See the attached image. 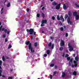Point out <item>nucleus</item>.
I'll return each instance as SVG.
<instances>
[{"mask_svg": "<svg viewBox=\"0 0 79 79\" xmlns=\"http://www.w3.org/2000/svg\"><path fill=\"white\" fill-rule=\"evenodd\" d=\"M26 45H28L29 44L28 48L29 50H31V53H34V52H35V50H33V48L32 47V44L31 43H30V41L27 40L26 41Z\"/></svg>", "mask_w": 79, "mask_h": 79, "instance_id": "nucleus-1", "label": "nucleus"}, {"mask_svg": "<svg viewBox=\"0 0 79 79\" xmlns=\"http://www.w3.org/2000/svg\"><path fill=\"white\" fill-rule=\"evenodd\" d=\"M2 26H0V31H4V32H5V33H7V34H10V31H8V30H7V29H5V28H3L2 29Z\"/></svg>", "mask_w": 79, "mask_h": 79, "instance_id": "nucleus-2", "label": "nucleus"}, {"mask_svg": "<svg viewBox=\"0 0 79 79\" xmlns=\"http://www.w3.org/2000/svg\"><path fill=\"white\" fill-rule=\"evenodd\" d=\"M27 32H29L30 35H32L34 33V29L32 28L30 29V30L27 29Z\"/></svg>", "mask_w": 79, "mask_h": 79, "instance_id": "nucleus-3", "label": "nucleus"}, {"mask_svg": "<svg viewBox=\"0 0 79 79\" xmlns=\"http://www.w3.org/2000/svg\"><path fill=\"white\" fill-rule=\"evenodd\" d=\"M68 45L69 48V51H70V52H72V50H73V48L71 46L70 43H68Z\"/></svg>", "mask_w": 79, "mask_h": 79, "instance_id": "nucleus-4", "label": "nucleus"}, {"mask_svg": "<svg viewBox=\"0 0 79 79\" xmlns=\"http://www.w3.org/2000/svg\"><path fill=\"white\" fill-rule=\"evenodd\" d=\"M60 47H63L64 46V41L63 40H61L60 43Z\"/></svg>", "mask_w": 79, "mask_h": 79, "instance_id": "nucleus-5", "label": "nucleus"}, {"mask_svg": "<svg viewBox=\"0 0 79 79\" xmlns=\"http://www.w3.org/2000/svg\"><path fill=\"white\" fill-rule=\"evenodd\" d=\"M47 20L46 19L43 20L41 22L42 24H45V23L47 24Z\"/></svg>", "mask_w": 79, "mask_h": 79, "instance_id": "nucleus-6", "label": "nucleus"}, {"mask_svg": "<svg viewBox=\"0 0 79 79\" xmlns=\"http://www.w3.org/2000/svg\"><path fill=\"white\" fill-rule=\"evenodd\" d=\"M60 8V4H58L56 7V10H59Z\"/></svg>", "mask_w": 79, "mask_h": 79, "instance_id": "nucleus-7", "label": "nucleus"}, {"mask_svg": "<svg viewBox=\"0 0 79 79\" xmlns=\"http://www.w3.org/2000/svg\"><path fill=\"white\" fill-rule=\"evenodd\" d=\"M63 8L65 10H66V9H67V6H66V4H64L63 5Z\"/></svg>", "mask_w": 79, "mask_h": 79, "instance_id": "nucleus-8", "label": "nucleus"}, {"mask_svg": "<svg viewBox=\"0 0 79 79\" xmlns=\"http://www.w3.org/2000/svg\"><path fill=\"white\" fill-rule=\"evenodd\" d=\"M79 15H77L76 16H75V19L76 20V21H78V20H79Z\"/></svg>", "mask_w": 79, "mask_h": 79, "instance_id": "nucleus-9", "label": "nucleus"}, {"mask_svg": "<svg viewBox=\"0 0 79 79\" xmlns=\"http://www.w3.org/2000/svg\"><path fill=\"white\" fill-rule=\"evenodd\" d=\"M52 5L54 6H55L57 5V3L55 2V1H54L52 3Z\"/></svg>", "mask_w": 79, "mask_h": 79, "instance_id": "nucleus-10", "label": "nucleus"}, {"mask_svg": "<svg viewBox=\"0 0 79 79\" xmlns=\"http://www.w3.org/2000/svg\"><path fill=\"white\" fill-rule=\"evenodd\" d=\"M73 15L75 16H77V15H77V12H75L73 13Z\"/></svg>", "mask_w": 79, "mask_h": 79, "instance_id": "nucleus-11", "label": "nucleus"}, {"mask_svg": "<svg viewBox=\"0 0 79 79\" xmlns=\"http://www.w3.org/2000/svg\"><path fill=\"white\" fill-rule=\"evenodd\" d=\"M71 21H70V18L69 17H68L67 19V23H68V24H69V22Z\"/></svg>", "mask_w": 79, "mask_h": 79, "instance_id": "nucleus-12", "label": "nucleus"}, {"mask_svg": "<svg viewBox=\"0 0 79 79\" xmlns=\"http://www.w3.org/2000/svg\"><path fill=\"white\" fill-rule=\"evenodd\" d=\"M65 75H66V74H65V73H62V77H64V76H65Z\"/></svg>", "mask_w": 79, "mask_h": 79, "instance_id": "nucleus-13", "label": "nucleus"}, {"mask_svg": "<svg viewBox=\"0 0 79 79\" xmlns=\"http://www.w3.org/2000/svg\"><path fill=\"white\" fill-rule=\"evenodd\" d=\"M47 53L48 55L50 54V50H49V49H48L47 50Z\"/></svg>", "mask_w": 79, "mask_h": 79, "instance_id": "nucleus-14", "label": "nucleus"}, {"mask_svg": "<svg viewBox=\"0 0 79 79\" xmlns=\"http://www.w3.org/2000/svg\"><path fill=\"white\" fill-rule=\"evenodd\" d=\"M63 50V47H61L59 48L60 51H62Z\"/></svg>", "mask_w": 79, "mask_h": 79, "instance_id": "nucleus-15", "label": "nucleus"}, {"mask_svg": "<svg viewBox=\"0 0 79 79\" xmlns=\"http://www.w3.org/2000/svg\"><path fill=\"white\" fill-rule=\"evenodd\" d=\"M60 16L59 15H57V19L58 20V21H60Z\"/></svg>", "mask_w": 79, "mask_h": 79, "instance_id": "nucleus-16", "label": "nucleus"}, {"mask_svg": "<svg viewBox=\"0 0 79 79\" xmlns=\"http://www.w3.org/2000/svg\"><path fill=\"white\" fill-rule=\"evenodd\" d=\"M73 74L74 76H76L77 75V73H76V72L75 71L73 73Z\"/></svg>", "mask_w": 79, "mask_h": 79, "instance_id": "nucleus-17", "label": "nucleus"}, {"mask_svg": "<svg viewBox=\"0 0 79 79\" xmlns=\"http://www.w3.org/2000/svg\"><path fill=\"white\" fill-rule=\"evenodd\" d=\"M3 8H2L1 9V14H3Z\"/></svg>", "mask_w": 79, "mask_h": 79, "instance_id": "nucleus-18", "label": "nucleus"}, {"mask_svg": "<svg viewBox=\"0 0 79 79\" xmlns=\"http://www.w3.org/2000/svg\"><path fill=\"white\" fill-rule=\"evenodd\" d=\"M68 15L69 16H71V12L70 11H69L68 12Z\"/></svg>", "mask_w": 79, "mask_h": 79, "instance_id": "nucleus-19", "label": "nucleus"}, {"mask_svg": "<svg viewBox=\"0 0 79 79\" xmlns=\"http://www.w3.org/2000/svg\"><path fill=\"white\" fill-rule=\"evenodd\" d=\"M68 15L67 14H65V15L64 16V18L65 19H67L68 18Z\"/></svg>", "mask_w": 79, "mask_h": 79, "instance_id": "nucleus-20", "label": "nucleus"}, {"mask_svg": "<svg viewBox=\"0 0 79 79\" xmlns=\"http://www.w3.org/2000/svg\"><path fill=\"white\" fill-rule=\"evenodd\" d=\"M42 16L43 18H45V15H44V13L43 12L42 13Z\"/></svg>", "mask_w": 79, "mask_h": 79, "instance_id": "nucleus-21", "label": "nucleus"}, {"mask_svg": "<svg viewBox=\"0 0 79 79\" xmlns=\"http://www.w3.org/2000/svg\"><path fill=\"white\" fill-rule=\"evenodd\" d=\"M2 70L0 69V77H1L2 76Z\"/></svg>", "mask_w": 79, "mask_h": 79, "instance_id": "nucleus-22", "label": "nucleus"}, {"mask_svg": "<svg viewBox=\"0 0 79 79\" xmlns=\"http://www.w3.org/2000/svg\"><path fill=\"white\" fill-rule=\"evenodd\" d=\"M48 46L49 47H50L52 46V43L51 42H50L49 44H48Z\"/></svg>", "mask_w": 79, "mask_h": 79, "instance_id": "nucleus-23", "label": "nucleus"}, {"mask_svg": "<svg viewBox=\"0 0 79 79\" xmlns=\"http://www.w3.org/2000/svg\"><path fill=\"white\" fill-rule=\"evenodd\" d=\"M75 60L76 61H78V56H77L75 57Z\"/></svg>", "mask_w": 79, "mask_h": 79, "instance_id": "nucleus-24", "label": "nucleus"}, {"mask_svg": "<svg viewBox=\"0 0 79 79\" xmlns=\"http://www.w3.org/2000/svg\"><path fill=\"white\" fill-rule=\"evenodd\" d=\"M2 60L3 61H4L5 60V57H4V56H2Z\"/></svg>", "mask_w": 79, "mask_h": 79, "instance_id": "nucleus-25", "label": "nucleus"}, {"mask_svg": "<svg viewBox=\"0 0 79 79\" xmlns=\"http://www.w3.org/2000/svg\"><path fill=\"white\" fill-rule=\"evenodd\" d=\"M11 47H12V46L11 45V44H9V45L8 48V49L11 48Z\"/></svg>", "mask_w": 79, "mask_h": 79, "instance_id": "nucleus-26", "label": "nucleus"}, {"mask_svg": "<svg viewBox=\"0 0 79 79\" xmlns=\"http://www.w3.org/2000/svg\"><path fill=\"white\" fill-rule=\"evenodd\" d=\"M10 6V2H9L7 5V7H9Z\"/></svg>", "mask_w": 79, "mask_h": 79, "instance_id": "nucleus-27", "label": "nucleus"}, {"mask_svg": "<svg viewBox=\"0 0 79 79\" xmlns=\"http://www.w3.org/2000/svg\"><path fill=\"white\" fill-rule=\"evenodd\" d=\"M67 60H68V61H69V60H70L71 59V57H67Z\"/></svg>", "mask_w": 79, "mask_h": 79, "instance_id": "nucleus-28", "label": "nucleus"}, {"mask_svg": "<svg viewBox=\"0 0 79 79\" xmlns=\"http://www.w3.org/2000/svg\"><path fill=\"white\" fill-rule=\"evenodd\" d=\"M56 73H57V72H56V71H55L54 73H53V76H55V75H56Z\"/></svg>", "mask_w": 79, "mask_h": 79, "instance_id": "nucleus-29", "label": "nucleus"}, {"mask_svg": "<svg viewBox=\"0 0 79 79\" xmlns=\"http://www.w3.org/2000/svg\"><path fill=\"white\" fill-rule=\"evenodd\" d=\"M34 46L35 47H37V43L35 42L34 44Z\"/></svg>", "mask_w": 79, "mask_h": 79, "instance_id": "nucleus-30", "label": "nucleus"}, {"mask_svg": "<svg viewBox=\"0 0 79 79\" xmlns=\"http://www.w3.org/2000/svg\"><path fill=\"white\" fill-rule=\"evenodd\" d=\"M75 5L76 7H77V8H79V5H78L77 3H75Z\"/></svg>", "mask_w": 79, "mask_h": 79, "instance_id": "nucleus-31", "label": "nucleus"}, {"mask_svg": "<svg viewBox=\"0 0 79 79\" xmlns=\"http://www.w3.org/2000/svg\"><path fill=\"white\" fill-rule=\"evenodd\" d=\"M36 16L37 18H39L40 17V14H37Z\"/></svg>", "mask_w": 79, "mask_h": 79, "instance_id": "nucleus-32", "label": "nucleus"}, {"mask_svg": "<svg viewBox=\"0 0 79 79\" xmlns=\"http://www.w3.org/2000/svg\"><path fill=\"white\" fill-rule=\"evenodd\" d=\"M54 66H55V64H51L50 65V66H51V67H53Z\"/></svg>", "mask_w": 79, "mask_h": 79, "instance_id": "nucleus-33", "label": "nucleus"}, {"mask_svg": "<svg viewBox=\"0 0 79 79\" xmlns=\"http://www.w3.org/2000/svg\"><path fill=\"white\" fill-rule=\"evenodd\" d=\"M62 18H63V16L61 15L60 17V20H61Z\"/></svg>", "mask_w": 79, "mask_h": 79, "instance_id": "nucleus-34", "label": "nucleus"}, {"mask_svg": "<svg viewBox=\"0 0 79 79\" xmlns=\"http://www.w3.org/2000/svg\"><path fill=\"white\" fill-rule=\"evenodd\" d=\"M54 48V44H52V49H53Z\"/></svg>", "mask_w": 79, "mask_h": 79, "instance_id": "nucleus-35", "label": "nucleus"}, {"mask_svg": "<svg viewBox=\"0 0 79 79\" xmlns=\"http://www.w3.org/2000/svg\"><path fill=\"white\" fill-rule=\"evenodd\" d=\"M69 56V55L68 54H66L65 55V58H68Z\"/></svg>", "mask_w": 79, "mask_h": 79, "instance_id": "nucleus-36", "label": "nucleus"}, {"mask_svg": "<svg viewBox=\"0 0 79 79\" xmlns=\"http://www.w3.org/2000/svg\"><path fill=\"white\" fill-rule=\"evenodd\" d=\"M59 24H60V26H63V24H62V23H61V22H60Z\"/></svg>", "mask_w": 79, "mask_h": 79, "instance_id": "nucleus-37", "label": "nucleus"}, {"mask_svg": "<svg viewBox=\"0 0 79 79\" xmlns=\"http://www.w3.org/2000/svg\"><path fill=\"white\" fill-rule=\"evenodd\" d=\"M70 23V25H73V22H71V21H70V22L69 23Z\"/></svg>", "mask_w": 79, "mask_h": 79, "instance_id": "nucleus-38", "label": "nucleus"}, {"mask_svg": "<svg viewBox=\"0 0 79 79\" xmlns=\"http://www.w3.org/2000/svg\"><path fill=\"white\" fill-rule=\"evenodd\" d=\"M68 33H66L65 34V37H68Z\"/></svg>", "mask_w": 79, "mask_h": 79, "instance_id": "nucleus-39", "label": "nucleus"}, {"mask_svg": "<svg viewBox=\"0 0 79 79\" xmlns=\"http://www.w3.org/2000/svg\"><path fill=\"white\" fill-rule=\"evenodd\" d=\"M52 19H53V20H54V19H55V16H52Z\"/></svg>", "mask_w": 79, "mask_h": 79, "instance_id": "nucleus-40", "label": "nucleus"}, {"mask_svg": "<svg viewBox=\"0 0 79 79\" xmlns=\"http://www.w3.org/2000/svg\"><path fill=\"white\" fill-rule=\"evenodd\" d=\"M73 61H72V62H70V61L69 62V64L70 65H71V64H73Z\"/></svg>", "mask_w": 79, "mask_h": 79, "instance_id": "nucleus-41", "label": "nucleus"}, {"mask_svg": "<svg viewBox=\"0 0 79 79\" xmlns=\"http://www.w3.org/2000/svg\"><path fill=\"white\" fill-rule=\"evenodd\" d=\"M8 79H13V77H8Z\"/></svg>", "mask_w": 79, "mask_h": 79, "instance_id": "nucleus-42", "label": "nucleus"}, {"mask_svg": "<svg viewBox=\"0 0 79 79\" xmlns=\"http://www.w3.org/2000/svg\"><path fill=\"white\" fill-rule=\"evenodd\" d=\"M5 42H8V39H7V38L5 39Z\"/></svg>", "mask_w": 79, "mask_h": 79, "instance_id": "nucleus-43", "label": "nucleus"}, {"mask_svg": "<svg viewBox=\"0 0 79 79\" xmlns=\"http://www.w3.org/2000/svg\"><path fill=\"white\" fill-rule=\"evenodd\" d=\"M2 37L3 38H5V37H6V35L5 34H4L2 35Z\"/></svg>", "mask_w": 79, "mask_h": 79, "instance_id": "nucleus-44", "label": "nucleus"}, {"mask_svg": "<svg viewBox=\"0 0 79 79\" xmlns=\"http://www.w3.org/2000/svg\"><path fill=\"white\" fill-rule=\"evenodd\" d=\"M60 30L61 31H63V27H61L60 28Z\"/></svg>", "mask_w": 79, "mask_h": 79, "instance_id": "nucleus-45", "label": "nucleus"}, {"mask_svg": "<svg viewBox=\"0 0 79 79\" xmlns=\"http://www.w3.org/2000/svg\"><path fill=\"white\" fill-rule=\"evenodd\" d=\"M73 63L74 64H77V62L75 60H74L73 61Z\"/></svg>", "mask_w": 79, "mask_h": 79, "instance_id": "nucleus-46", "label": "nucleus"}, {"mask_svg": "<svg viewBox=\"0 0 79 79\" xmlns=\"http://www.w3.org/2000/svg\"><path fill=\"white\" fill-rule=\"evenodd\" d=\"M52 78H53V76H52V75H51L50 76V79H52Z\"/></svg>", "mask_w": 79, "mask_h": 79, "instance_id": "nucleus-47", "label": "nucleus"}, {"mask_svg": "<svg viewBox=\"0 0 79 79\" xmlns=\"http://www.w3.org/2000/svg\"><path fill=\"white\" fill-rule=\"evenodd\" d=\"M2 61L1 60H0V65H2Z\"/></svg>", "mask_w": 79, "mask_h": 79, "instance_id": "nucleus-48", "label": "nucleus"}, {"mask_svg": "<svg viewBox=\"0 0 79 79\" xmlns=\"http://www.w3.org/2000/svg\"><path fill=\"white\" fill-rule=\"evenodd\" d=\"M44 57H46L47 56V54H44Z\"/></svg>", "mask_w": 79, "mask_h": 79, "instance_id": "nucleus-49", "label": "nucleus"}, {"mask_svg": "<svg viewBox=\"0 0 79 79\" xmlns=\"http://www.w3.org/2000/svg\"><path fill=\"white\" fill-rule=\"evenodd\" d=\"M73 59L72 58H71V59H70V61H70V62H72V63L73 62Z\"/></svg>", "mask_w": 79, "mask_h": 79, "instance_id": "nucleus-50", "label": "nucleus"}, {"mask_svg": "<svg viewBox=\"0 0 79 79\" xmlns=\"http://www.w3.org/2000/svg\"><path fill=\"white\" fill-rule=\"evenodd\" d=\"M61 20H62V22H63L64 21V18H62Z\"/></svg>", "mask_w": 79, "mask_h": 79, "instance_id": "nucleus-51", "label": "nucleus"}, {"mask_svg": "<svg viewBox=\"0 0 79 79\" xmlns=\"http://www.w3.org/2000/svg\"><path fill=\"white\" fill-rule=\"evenodd\" d=\"M74 66L75 67H77V64H75Z\"/></svg>", "mask_w": 79, "mask_h": 79, "instance_id": "nucleus-52", "label": "nucleus"}, {"mask_svg": "<svg viewBox=\"0 0 79 79\" xmlns=\"http://www.w3.org/2000/svg\"><path fill=\"white\" fill-rule=\"evenodd\" d=\"M44 26V23H42L41 25V27H43V26Z\"/></svg>", "mask_w": 79, "mask_h": 79, "instance_id": "nucleus-53", "label": "nucleus"}, {"mask_svg": "<svg viewBox=\"0 0 79 79\" xmlns=\"http://www.w3.org/2000/svg\"><path fill=\"white\" fill-rule=\"evenodd\" d=\"M45 9V7H43L42 8H41V10H44Z\"/></svg>", "mask_w": 79, "mask_h": 79, "instance_id": "nucleus-54", "label": "nucleus"}, {"mask_svg": "<svg viewBox=\"0 0 79 79\" xmlns=\"http://www.w3.org/2000/svg\"><path fill=\"white\" fill-rule=\"evenodd\" d=\"M27 12H29V9L27 8Z\"/></svg>", "mask_w": 79, "mask_h": 79, "instance_id": "nucleus-55", "label": "nucleus"}, {"mask_svg": "<svg viewBox=\"0 0 79 79\" xmlns=\"http://www.w3.org/2000/svg\"><path fill=\"white\" fill-rule=\"evenodd\" d=\"M6 59H7V60H8L9 59V57L8 56H6Z\"/></svg>", "mask_w": 79, "mask_h": 79, "instance_id": "nucleus-56", "label": "nucleus"}, {"mask_svg": "<svg viewBox=\"0 0 79 79\" xmlns=\"http://www.w3.org/2000/svg\"><path fill=\"white\" fill-rule=\"evenodd\" d=\"M64 29H66V26H64Z\"/></svg>", "mask_w": 79, "mask_h": 79, "instance_id": "nucleus-57", "label": "nucleus"}, {"mask_svg": "<svg viewBox=\"0 0 79 79\" xmlns=\"http://www.w3.org/2000/svg\"><path fill=\"white\" fill-rule=\"evenodd\" d=\"M2 77H5V76L4 75H2Z\"/></svg>", "mask_w": 79, "mask_h": 79, "instance_id": "nucleus-58", "label": "nucleus"}, {"mask_svg": "<svg viewBox=\"0 0 79 79\" xmlns=\"http://www.w3.org/2000/svg\"><path fill=\"white\" fill-rule=\"evenodd\" d=\"M31 40H32L33 39V36H31Z\"/></svg>", "mask_w": 79, "mask_h": 79, "instance_id": "nucleus-59", "label": "nucleus"}, {"mask_svg": "<svg viewBox=\"0 0 79 79\" xmlns=\"http://www.w3.org/2000/svg\"><path fill=\"white\" fill-rule=\"evenodd\" d=\"M72 68H74V65L72 64Z\"/></svg>", "mask_w": 79, "mask_h": 79, "instance_id": "nucleus-60", "label": "nucleus"}, {"mask_svg": "<svg viewBox=\"0 0 79 79\" xmlns=\"http://www.w3.org/2000/svg\"><path fill=\"white\" fill-rule=\"evenodd\" d=\"M36 34V32H34V35H35Z\"/></svg>", "mask_w": 79, "mask_h": 79, "instance_id": "nucleus-61", "label": "nucleus"}, {"mask_svg": "<svg viewBox=\"0 0 79 79\" xmlns=\"http://www.w3.org/2000/svg\"><path fill=\"white\" fill-rule=\"evenodd\" d=\"M75 56H76V54H73V57H75Z\"/></svg>", "mask_w": 79, "mask_h": 79, "instance_id": "nucleus-62", "label": "nucleus"}, {"mask_svg": "<svg viewBox=\"0 0 79 79\" xmlns=\"http://www.w3.org/2000/svg\"><path fill=\"white\" fill-rule=\"evenodd\" d=\"M29 20H27L26 21V23H29Z\"/></svg>", "mask_w": 79, "mask_h": 79, "instance_id": "nucleus-63", "label": "nucleus"}, {"mask_svg": "<svg viewBox=\"0 0 79 79\" xmlns=\"http://www.w3.org/2000/svg\"><path fill=\"white\" fill-rule=\"evenodd\" d=\"M57 66H56H56H55V68H57Z\"/></svg>", "mask_w": 79, "mask_h": 79, "instance_id": "nucleus-64", "label": "nucleus"}]
</instances>
